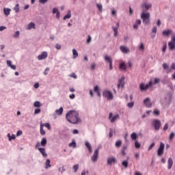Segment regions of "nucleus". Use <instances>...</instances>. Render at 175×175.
<instances>
[{
    "mask_svg": "<svg viewBox=\"0 0 175 175\" xmlns=\"http://www.w3.org/2000/svg\"><path fill=\"white\" fill-rule=\"evenodd\" d=\"M72 17V13L70 11H68L67 14L63 18V20H66L67 18H70Z\"/></svg>",
    "mask_w": 175,
    "mask_h": 175,
    "instance_id": "obj_34",
    "label": "nucleus"
},
{
    "mask_svg": "<svg viewBox=\"0 0 175 175\" xmlns=\"http://www.w3.org/2000/svg\"><path fill=\"white\" fill-rule=\"evenodd\" d=\"M164 151H165V144H163V142H161L160 146L157 150L158 157H162V155H163Z\"/></svg>",
    "mask_w": 175,
    "mask_h": 175,
    "instance_id": "obj_10",
    "label": "nucleus"
},
{
    "mask_svg": "<svg viewBox=\"0 0 175 175\" xmlns=\"http://www.w3.org/2000/svg\"><path fill=\"white\" fill-rule=\"evenodd\" d=\"M107 163L109 166H111V165H113L114 163H117V159L114 157H108L107 159Z\"/></svg>",
    "mask_w": 175,
    "mask_h": 175,
    "instance_id": "obj_13",
    "label": "nucleus"
},
{
    "mask_svg": "<svg viewBox=\"0 0 175 175\" xmlns=\"http://www.w3.org/2000/svg\"><path fill=\"white\" fill-rule=\"evenodd\" d=\"M125 78L124 77H122L119 80L118 83V88H124V85H125L124 82Z\"/></svg>",
    "mask_w": 175,
    "mask_h": 175,
    "instance_id": "obj_14",
    "label": "nucleus"
},
{
    "mask_svg": "<svg viewBox=\"0 0 175 175\" xmlns=\"http://www.w3.org/2000/svg\"><path fill=\"white\" fill-rule=\"evenodd\" d=\"M8 140L10 142H12V140L16 139V135H12V136H10V134L8 133Z\"/></svg>",
    "mask_w": 175,
    "mask_h": 175,
    "instance_id": "obj_33",
    "label": "nucleus"
},
{
    "mask_svg": "<svg viewBox=\"0 0 175 175\" xmlns=\"http://www.w3.org/2000/svg\"><path fill=\"white\" fill-rule=\"evenodd\" d=\"M168 128H169V124L165 123L163 129V131H167Z\"/></svg>",
    "mask_w": 175,
    "mask_h": 175,
    "instance_id": "obj_52",
    "label": "nucleus"
},
{
    "mask_svg": "<svg viewBox=\"0 0 175 175\" xmlns=\"http://www.w3.org/2000/svg\"><path fill=\"white\" fill-rule=\"evenodd\" d=\"M162 66H163V68L164 69V70H166V73L169 74V73L172 72V70H174L175 63H172L171 64L170 68H169V64H167L166 63H163Z\"/></svg>",
    "mask_w": 175,
    "mask_h": 175,
    "instance_id": "obj_3",
    "label": "nucleus"
},
{
    "mask_svg": "<svg viewBox=\"0 0 175 175\" xmlns=\"http://www.w3.org/2000/svg\"><path fill=\"white\" fill-rule=\"evenodd\" d=\"M155 146V143L152 142L148 147V151H150V150H152V148H154V146Z\"/></svg>",
    "mask_w": 175,
    "mask_h": 175,
    "instance_id": "obj_50",
    "label": "nucleus"
},
{
    "mask_svg": "<svg viewBox=\"0 0 175 175\" xmlns=\"http://www.w3.org/2000/svg\"><path fill=\"white\" fill-rule=\"evenodd\" d=\"M152 124L156 131H159L161 125V120L155 119Z\"/></svg>",
    "mask_w": 175,
    "mask_h": 175,
    "instance_id": "obj_12",
    "label": "nucleus"
},
{
    "mask_svg": "<svg viewBox=\"0 0 175 175\" xmlns=\"http://www.w3.org/2000/svg\"><path fill=\"white\" fill-rule=\"evenodd\" d=\"M98 158H99V148H97L94 151L93 155L91 157V161L92 162H93V163H95V162L98 161Z\"/></svg>",
    "mask_w": 175,
    "mask_h": 175,
    "instance_id": "obj_6",
    "label": "nucleus"
},
{
    "mask_svg": "<svg viewBox=\"0 0 175 175\" xmlns=\"http://www.w3.org/2000/svg\"><path fill=\"white\" fill-rule=\"evenodd\" d=\"M172 166H173V159H172V157H170L167 160V169H168V170H170V169H172Z\"/></svg>",
    "mask_w": 175,
    "mask_h": 175,
    "instance_id": "obj_21",
    "label": "nucleus"
},
{
    "mask_svg": "<svg viewBox=\"0 0 175 175\" xmlns=\"http://www.w3.org/2000/svg\"><path fill=\"white\" fill-rule=\"evenodd\" d=\"M21 135H23V131H18L16 133V136H21Z\"/></svg>",
    "mask_w": 175,
    "mask_h": 175,
    "instance_id": "obj_56",
    "label": "nucleus"
},
{
    "mask_svg": "<svg viewBox=\"0 0 175 175\" xmlns=\"http://www.w3.org/2000/svg\"><path fill=\"white\" fill-rule=\"evenodd\" d=\"M88 151L89 152H92V146L90 144H88Z\"/></svg>",
    "mask_w": 175,
    "mask_h": 175,
    "instance_id": "obj_57",
    "label": "nucleus"
},
{
    "mask_svg": "<svg viewBox=\"0 0 175 175\" xmlns=\"http://www.w3.org/2000/svg\"><path fill=\"white\" fill-rule=\"evenodd\" d=\"M49 167H51V165L50 164V159H47L45 162V169H49Z\"/></svg>",
    "mask_w": 175,
    "mask_h": 175,
    "instance_id": "obj_35",
    "label": "nucleus"
},
{
    "mask_svg": "<svg viewBox=\"0 0 175 175\" xmlns=\"http://www.w3.org/2000/svg\"><path fill=\"white\" fill-rule=\"evenodd\" d=\"M20 5L16 4L15 5V7L14 8V10L15 11L16 13H18V12H20V8H19Z\"/></svg>",
    "mask_w": 175,
    "mask_h": 175,
    "instance_id": "obj_40",
    "label": "nucleus"
},
{
    "mask_svg": "<svg viewBox=\"0 0 175 175\" xmlns=\"http://www.w3.org/2000/svg\"><path fill=\"white\" fill-rule=\"evenodd\" d=\"M48 0H39L40 3H42V5H44L46 2H47Z\"/></svg>",
    "mask_w": 175,
    "mask_h": 175,
    "instance_id": "obj_63",
    "label": "nucleus"
},
{
    "mask_svg": "<svg viewBox=\"0 0 175 175\" xmlns=\"http://www.w3.org/2000/svg\"><path fill=\"white\" fill-rule=\"evenodd\" d=\"M10 9L9 8H4L3 9V12H4V14H5L6 16H9V14H10Z\"/></svg>",
    "mask_w": 175,
    "mask_h": 175,
    "instance_id": "obj_37",
    "label": "nucleus"
},
{
    "mask_svg": "<svg viewBox=\"0 0 175 175\" xmlns=\"http://www.w3.org/2000/svg\"><path fill=\"white\" fill-rule=\"evenodd\" d=\"M122 145V141L121 139L116 141L115 143V147L116 148H120V147H121Z\"/></svg>",
    "mask_w": 175,
    "mask_h": 175,
    "instance_id": "obj_27",
    "label": "nucleus"
},
{
    "mask_svg": "<svg viewBox=\"0 0 175 175\" xmlns=\"http://www.w3.org/2000/svg\"><path fill=\"white\" fill-rule=\"evenodd\" d=\"M104 60L105 62H108L109 65V70H113V59H111V57L109 55H106L104 57Z\"/></svg>",
    "mask_w": 175,
    "mask_h": 175,
    "instance_id": "obj_8",
    "label": "nucleus"
},
{
    "mask_svg": "<svg viewBox=\"0 0 175 175\" xmlns=\"http://www.w3.org/2000/svg\"><path fill=\"white\" fill-rule=\"evenodd\" d=\"M95 66H96L95 64H92L90 67L91 70H95Z\"/></svg>",
    "mask_w": 175,
    "mask_h": 175,
    "instance_id": "obj_64",
    "label": "nucleus"
},
{
    "mask_svg": "<svg viewBox=\"0 0 175 175\" xmlns=\"http://www.w3.org/2000/svg\"><path fill=\"white\" fill-rule=\"evenodd\" d=\"M160 113L161 112L158 109H154L153 111V114H154V116H159Z\"/></svg>",
    "mask_w": 175,
    "mask_h": 175,
    "instance_id": "obj_51",
    "label": "nucleus"
},
{
    "mask_svg": "<svg viewBox=\"0 0 175 175\" xmlns=\"http://www.w3.org/2000/svg\"><path fill=\"white\" fill-rule=\"evenodd\" d=\"M32 28L33 29H35V23H33V22H31L28 25L27 29H32Z\"/></svg>",
    "mask_w": 175,
    "mask_h": 175,
    "instance_id": "obj_30",
    "label": "nucleus"
},
{
    "mask_svg": "<svg viewBox=\"0 0 175 175\" xmlns=\"http://www.w3.org/2000/svg\"><path fill=\"white\" fill-rule=\"evenodd\" d=\"M168 47L169 50L171 51H173V50H175V36H172L171 38V42H168Z\"/></svg>",
    "mask_w": 175,
    "mask_h": 175,
    "instance_id": "obj_9",
    "label": "nucleus"
},
{
    "mask_svg": "<svg viewBox=\"0 0 175 175\" xmlns=\"http://www.w3.org/2000/svg\"><path fill=\"white\" fill-rule=\"evenodd\" d=\"M144 105L146 106V107H148V109H150V107H152V103H151V100L150 99V98H146L144 100Z\"/></svg>",
    "mask_w": 175,
    "mask_h": 175,
    "instance_id": "obj_16",
    "label": "nucleus"
},
{
    "mask_svg": "<svg viewBox=\"0 0 175 175\" xmlns=\"http://www.w3.org/2000/svg\"><path fill=\"white\" fill-rule=\"evenodd\" d=\"M40 113V109H36L34 111V114H39Z\"/></svg>",
    "mask_w": 175,
    "mask_h": 175,
    "instance_id": "obj_61",
    "label": "nucleus"
},
{
    "mask_svg": "<svg viewBox=\"0 0 175 175\" xmlns=\"http://www.w3.org/2000/svg\"><path fill=\"white\" fill-rule=\"evenodd\" d=\"M97 8L98 9L99 12L102 13L103 12V7L101 3H97L96 4Z\"/></svg>",
    "mask_w": 175,
    "mask_h": 175,
    "instance_id": "obj_36",
    "label": "nucleus"
},
{
    "mask_svg": "<svg viewBox=\"0 0 175 175\" xmlns=\"http://www.w3.org/2000/svg\"><path fill=\"white\" fill-rule=\"evenodd\" d=\"M122 166H124V167H125V168L128 167V165H129V163H128V160H124V161H123L122 162Z\"/></svg>",
    "mask_w": 175,
    "mask_h": 175,
    "instance_id": "obj_41",
    "label": "nucleus"
},
{
    "mask_svg": "<svg viewBox=\"0 0 175 175\" xmlns=\"http://www.w3.org/2000/svg\"><path fill=\"white\" fill-rule=\"evenodd\" d=\"M139 50H144V44L141 43L139 46Z\"/></svg>",
    "mask_w": 175,
    "mask_h": 175,
    "instance_id": "obj_60",
    "label": "nucleus"
},
{
    "mask_svg": "<svg viewBox=\"0 0 175 175\" xmlns=\"http://www.w3.org/2000/svg\"><path fill=\"white\" fill-rule=\"evenodd\" d=\"M175 137V133L174 132L171 133L170 135V140H173Z\"/></svg>",
    "mask_w": 175,
    "mask_h": 175,
    "instance_id": "obj_49",
    "label": "nucleus"
},
{
    "mask_svg": "<svg viewBox=\"0 0 175 175\" xmlns=\"http://www.w3.org/2000/svg\"><path fill=\"white\" fill-rule=\"evenodd\" d=\"M55 49H57V50H61V45L59 44H56Z\"/></svg>",
    "mask_w": 175,
    "mask_h": 175,
    "instance_id": "obj_62",
    "label": "nucleus"
},
{
    "mask_svg": "<svg viewBox=\"0 0 175 175\" xmlns=\"http://www.w3.org/2000/svg\"><path fill=\"white\" fill-rule=\"evenodd\" d=\"M72 54L74 59H76L77 57H79V53H77V51H76L75 49H72Z\"/></svg>",
    "mask_w": 175,
    "mask_h": 175,
    "instance_id": "obj_38",
    "label": "nucleus"
},
{
    "mask_svg": "<svg viewBox=\"0 0 175 175\" xmlns=\"http://www.w3.org/2000/svg\"><path fill=\"white\" fill-rule=\"evenodd\" d=\"M166 49H167V44L166 42H163V46L162 47L163 54H165V53H166Z\"/></svg>",
    "mask_w": 175,
    "mask_h": 175,
    "instance_id": "obj_32",
    "label": "nucleus"
},
{
    "mask_svg": "<svg viewBox=\"0 0 175 175\" xmlns=\"http://www.w3.org/2000/svg\"><path fill=\"white\" fill-rule=\"evenodd\" d=\"M38 150L40 153H42V155L44 157V158L47 157V153H46V149H44V148H39Z\"/></svg>",
    "mask_w": 175,
    "mask_h": 175,
    "instance_id": "obj_22",
    "label": "nucleus"
},
{
    "mask_svg": "<svg viewBox=\"0 0 175 175\" xmlns=\"http://www.w3.org/2000/svg\"><path fill=\"white\" fill-rule=\"evenodd\" d=\"M70 77H72L73 79H77V75L75 72L70 75Z\"/></svg>",
    "mask_w": 175,
    "mask_h": 175,
    "instance_id": "obj_54",
    "label": "nucleus"
},
{
    "mask_svg": "<svg viewBox=\"0 0 175 175\" xmlns=\"http://www.w3.org/2000/svg\"><path fill=\"white\" fill-rule=\"evenodd\" d=\"M103 96L107 98V100H112L113 96V93L109 90H104L103 92Z\"/></svg>",
    "mask_w": 175,
    "mask_h": 175,
    "instance_id": "obj_7",
    "label": "nucleus"
},
{
    "mask_svg": "<svg viewBox=\"0 0 175 175\" xmlns=\"http://www.w3.org/2000/svg\"><path fill=\"white\" fill-rule=\"evenodd\" d=\"M135 24H137V25H140V24H142V21L140 19L136 20Z\"/></svg>",
    "mask_w": 175,
    "mask_h": 175,
    "instance_id": "obj_58",
    "label": "nucleus"
},
{
    "mask_svg": "<svg viewBox=\"0 0 175 175\" xmlns=\"http://www.w3.org/2000/svg\"><path fill=\"white\" fill-rule=\"evenodd\" d=\"M161 81V79L159 78H154V81L152 82L153 85H155V84H158Z\"/></svg>",
    "mask_w": 175,
    "mask_h": 175,
    "instance_id": "obj_43",
    "label": "nucleus"
},
{
    "mask_svg": "<svg viewBox=\"0 0 175 175\" xmlns=\"http://www.w3.org/2000/svg\"><path fill=\"white\" fill-rule=\"evenodd\" d=\"M94 92H96L97 96L100 98V89H99V86L96 85L94 88Z\"/></svg>",
    "mask_w": 175,
    "mask_h": 175,
    "instance_id": "obj_23",
    "label": "nucleus"
},
{
    "mask_svg": "<svg viewBox=\"0 0 175 175\" xmlns=\"http://www.w3.org/2000/svg\"><path fill=\"white\" fill-rule=\"evenodd\" d=\"M126 150H128V144H123L120 150L122 155L125 157L126 155Z\"/></svg>",
    "mask_w": 175,
    "mask_h": 175,
    "instance_id": "obj_18",
    "label": "nucleus"
},
{
    "mask_svg": "<svg viewBox=\"0 0 175 175\" xmlns=\"http://www.w3.org/2000/svg\"><path fill=\"white\" fill-rule=\"evenodd\" d=\"M72 169L75 172V173H76V172H77V170H79V164H76L72 167Z\"/></svg>",
    "mask_w": 175,
    "mask_h": 175,
    "instance_id": "obj_46",
    "label": "nucleus"
},
{
    "mask_svg": "<svg viewBox=\"0 0 175 175\" xmlns=\"http://www.w3.org/2000/svg\"><path fill=\"white\" fill-rule=\"evenodd\" d=\"M62 113H64V108L61 107L59 109L55 110V113L57 116H62Z\"/></svg>",
    "mask_w": 175,
    "mask_h": 175,
    "instance_id": "obj_24",
    "label": "nucleus"
},
{
    "mask_svg": "<svg viewBox=\"0 0 175 175\" xmlns=\"http://www.w3.org/2000/svg\"><path fill=\"white\" fill-rule=\"evenodd\" d=\"M173 33V31L170 29L164 30L162 32L163 36L167 37L169 35H172Z\"/></svg>",
    "mask_w": 175,
    "mask_h": 175,
    "instance_id": "obj_20",
    "label": "nucleus"
},
{
    "mask_svg": "<svg viewBox=\"0 0 175 175\" xmlns=\"http://www.w3.org/2000/svg\"><path fill=\"white\" fill-rule=\"evenodd\" d=\"M118 28H120V23H116L115 27H112V29L114 32L113 36L117 37L118 36Z\"/></svg>",
    "mask_w": 175,
    "mask_h": 175,
    "instance_id": "obj_15",
    "label": "nucleus"
},
{
    "mask_svg": "<svg viewBox=\"0 0 175 175\" xmlns=\"http://www.w3.org/2000/svg\"><path fill=\"white\" fill-rule=\"evenodd\" d=\"M40 144L42 147H45L46 144H47V139L46 138H42Z\"/></svg>",
    "mask_w": 175,
    "mask_h": 175,
    "instance_id": "obj_31",
    "label": "nucleus"
},
{
    "mask_svg": "<svg viewBox=\"0 0 175 175\" xmlns=\"http://www.w3.org/2000/svg\"><path fill=\"white\" fill-rule=\"evenodd\" d=\"M7 65H8V66H10V68H11L12 69H13V70H16V67L15 65L12 64V61H10V60H7Z\"/></svg>",
    "mask_w": 175,
    "mask_h": 175,
    "instance_id": "obj_26",
    "label": "nucleus"
},
{
    "mask_svg": "<svg viewBox=\"0 0 175 175\" xmlns=\"http://www.w3.org/2000/svg\"><path fill=\"white\" fill-rule=\"evenodd\" d=\"M118 118H120V115L119 114H116L115 116H113V113H109V120L110 121V122H111V124L116 122V121H117V120H118Z\"/></svg>",
    "mask_w": 175,
    "mask_h": 175,
    "instance_id": "obj_11",
    "label": "nucleus"
},
{
    "mask_svg": "<svg viewBox=\"0 0 175 175\" xmlns=\"http://www.w3.org/2000/svg\"><path fill=\"white\" fill-rule=\"evenodd\" d=\"M33 106H34V107H40V106H42V104L39 101H36L33 103Z\"/></svg>",
    "mask_w": 175,
    "mask_h": 175,
    "instance_id": "obj_42",
    "label": "nucleus"
},
{
    "mask_svg": "<svg viewBox=\"0 0 175 175\" xmlns=\"http://www.w3.org/2000/svg\"><path fill=\"white\" fill-rule=\"evenodd\" d=\"M141 146L142 145L140 144V143H139V142L135 141V148H140Z\"/></svg>",
    "mask_w": 175,
    "mask_h": 175,
    "instance_id": "obj_48",
    "label": "nucleus"
},
{
    "mask_svg": "<svg viewBox=\"0 0 175 175\" xmlns=\"http://www.w3.org/2000/svg\"><path fill=\"white\" fill-rule=\"evenodd\" d=\"M131 137L132 140H136V139H137V134H136V133H133L131 135Z\"/></svg>",
    "mask_w": 175,
    "mask_h": 175,
    "instance_id": "obj_39",
    "label": "nucleus"
},
{
    "mask_svg": "<svg viewBox=\"0 0 175 175\" xmlns=\"http://www.w3.org/2000/svg\"><path fill=\"white\" fill-rule=\"evenodd\" d=\"M157 31H158L157 26H154L152 29V33H154V34L151 35L152 39H154V38H155V33H157Z\"/></svg>",
    "mask_w": 175,
    "mask_h": 175,
    "instance_id": "obj_25",
    "label": "nucleus"
},
{
    "mask_svg": "<svg viewBox=\"0 0 175 175\" xmlns=\"http://www.w3.org/2000/svg\"><path fill=\"white\" fill-rule=\"evenodd\" d=\"M44 126L46 128H47V129H49V131H50V129H51V126L49 123H45Z\"/></svg>",
    "mask_w": 175,
    "mask_h": 175,
    "instance_id": "obj_53",
    "label": "nucleus"
},
{
    "mask_svg": "<svg viewBox=\"0 0 175 175\" xmlns=\"http://www.w3.org/2000/svg\"><path fill=\"white\" fill-rule=\"evenodd\" d=\"M40 134L44 136V135H46V131L43 129V126L40 125Z\"/></svg>",
    "mask_w": 175,
    "mask_h": 175,
    "instance_id": "obj_44",
    "label": "nucleus"
},
{
    "mask_svg": "<svg viewBox=\"0 0 175 175\" xmlns=\"http://www.w3.org/2000/svg\"><path fill=\"white\" fill-rule=\"evenodd\" d=\"M120 50L124 54H128L129 53V48L125 46H120Z\"/></svg>",
    "mask_w": 175,
    "mask_h": 175,
    "instance_id": "obj_19",
    "label": "nucleus"
},
{
    "mask_svg": "<svg viewBox=\"0 0 175 175\" xmlns=\"http://www.w3.org/2000/svg\"><path fill=\"white\" fill-rule=\"evenodd\" d=\"M69 147H72V148H76L77 144L75 139L72 140V142L68 144Z\"/></svg>",
    "mask_w": 175,
    "mask_h": 175,
    "instance_id": "obj_29",
    "label": "nucleus"
},
{
    "mask_svg": "<svg viewBox=\"0 0 175 175\" xmlns=\"http://www.w3.org/2000/svg\"><path fill=\"white\" fill-rule=\"evenodd\" d=\"M49 72H50V68H46L44 71L43 75L44 76H47V75H49Z\"/></svg>",
    "mask_w": 175,
    "mask_h": 175,
    "instance_id": "obj_47",
    "label": "nucleus"
},
{
    "mask_svg": "<svg viewBox=\"0 0 175 175\" xmlns=\"http://www.w3.org/2000/svg\"><path fill=\"white\" fill-rule=\"evenodd\" d=\"M162 24V22H161V20L160 19H158L157 20V27H161V25Z\"/></svg>",
    "mask_w": 175,
    "mask_h": 175,
    "instance_id": "obj_59",
    "label": "nucleus"
},
{
    "mask_svg": "<svg viewBox=\"0 0 175 175\" xmlns=\"http://www.w3.org/2000/svg\"><path fill=\"white\" fill-rule=\"evenodd\" d=\"M133 106H135V103L133 101L131 102V103H129L127 104V107L129 108V109H132V107H133Z\"/></svg>",
    "mask_w": 175,
    "mask_h": 175,
    "instance_id": "obj_45",
    "label": "nucleus"
},
{
    "mask_svg": "<svg viewBox=\"0 0 175 175\" xmlns=\"http://www.w3.org/2000/svg\"><path fill=\"white\" fill-rule=\"evenodd\" d=\"M162 103L164 106L169 107L170 103H172V95L170 94H167Z\"/></svg>",
    "mask_w": 175,
    "mask_h": 175,
    "instance_id": "obj_4",
    "label": "nucleus"
},
{
    "mask_svg": "<svg viewBox=\"0 0 175 175\" xmlns=\"http://www.w3.org/2000/svg\"><path fill=\"white\" fill-rule=\"evenodd\" d=\"M150 87H152V81H149L146 85H144V83H141L139 85V90L141 91H147V90H148V88H150Z\"/></svg>",
    "mask_w": 175,
    "mask_h": 175,
    "instance_id": "obj_5",
    "label": "nucleus"
},
{
    "mask_svg": "<svg viewBox=\"0 0 175 175\" xmlns=\"http://www.w3.org/2000/svg\"><path fill=\"white\" fill-rule=\"evenodd\" d=\"M18 36H20V31H16L14 38H18Z\"/></svg>",
    "mask_w": 175,
    "mask_h": 175,
    "instance_id": "obj_55",
    "label": "nucleus"
},
{
    "mask_svg": "<svg viewBox=\"0 0 175 175\" xmlns=\"http://www.w3.org/2000/svg\"><path fill=\"white\" fill-rule=\"evenodd\" d=\"M152 7L151 3H144L141 8L142 9V13L141 14V18L143 20V23L145 25H148L150 24V12H146L147 10H150V8Z\"/></svg>",
    "mask_w": 175,
    "mask_h": 175,
    "instance_id": "obj_1",
    "label": "nucleus"
},
{
    "mask_svg": "<svg viewBox=\"0 0 175 175\" xmlns=\"http://www.w3.org/2000/svg\"><path fill=\"white\" fill-rule=\"evenodd\" d=\"M66 118L68 122L71 124H79L80 122V117H79V112L77 111H69L66 115Z\"/></svg>",
    "mask_w": 175,
    "mask_h": 175,
    "instance_id": "obj_2",
    "label": "nucleus"
},
{
    "mask_svg": "<svg viewBox=\"0 0 175 175\" xmlns=\"http://www.w3.org/2000/svg\"><path fill=\"white\" fill-rule=\"evenodd\" d=\"M119 68L122 70H125L126 69V64H125V62H122L120 63L119 66Z\"/></svg>",
    "mask_w": 175,
    "mask_h": 175,
    "instance_id": "obj_28",
    "label": "nucleus"
},
{
    "mask_svg": "<svg viewBox=\"0 0 175 175\" xmlns=\"http://www.w3.org/2000/svg\"><path fill=\"white\" fill-rule=\"evenodd\" d=\"M48 54H47V52H42V53L40 55H39L38 56V61H42V59H46V58H47L48 57Z\"/></svg>",
    "mask_w": 175,
    "mask_h": 175,
    "instance_id": "obj_17",
    "label": "nucleus"
}]
</instances>
